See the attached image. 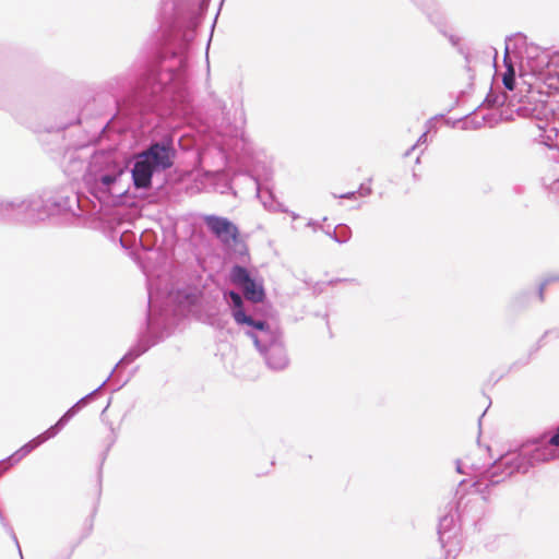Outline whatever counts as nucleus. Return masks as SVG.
Instances as JSON below:
<instances>
[{
	"label": "nucleus",
	"mask_w": 559,
	"mask_h": 559,
	"mask_svg": "<svg viewBox=\"0 0 559 559\" xmlns=\"http://www.w3.org/2000/svg\"><path fill=\"white\" fill-rule=\"evenodd\" d=\"M199 16H190L186 25L175 20L169 26L167 45L157 60L135 81L130 72L112 76L104 84L111 95L117 115L134 124H151L159 118H187L193 112L188 86V50L194 38Z\"/></svg>",
	"instance_id": "1"
},
{
	"label": "nucleus",
	"mask_w": 559,
	"mask_h": 559,
	"mask_svg": "<svg viewBox=\"0 0 559 559\" xmlns=\"http://www.w3.org/2000/svg\"><path fill=\"white\" fill-rule=\"evenodd\" d=\"M61 166L75 179L83 170V180L88 193L100 204L114 203L126 193L122 176L128 165L119 159L116 148L95 151L88 144L64 145Z\"/></svg>",
	"instance_id": "2"
},
{
	"label": "nucleus",
	"mask_w": 559,
	"mask_h": 559,
	"mask_svg": "<svg viewBox=\"0 0 559 559\" xmlns=\"http://www.w3.org/2000/svg\"><path fill=\"white\" fill-rule=\"evenodd\" d=\"M88 202L87 198L70 189L0 199V222L35 227L58 215L81 216L88 212Z\"/></svg>",
	"instance_id": "3"
},
{
	"label": "nucleus",
	"mask_w": 559,
	"mask_h": 559,
	"mask_svg": "<svg viewBox=\"0 0 559 559\" xmlns=\"http://www.w3.org/2000/svg\"><path fill=\"white\" fill-rule=\"evenodd\" d=\"M559 427L549 437L532 439L516 450L502 454L483 471L473 483L475 491L487 501L491 489L515 473L525 474L537 464L546 463L559 456Z\"/></svg>",
	"instance_id": "4"
},
{
	"label": "nucleus",
	"mask_w": 559,
	"mask_h": 559,
	"mask_svg": "<svg viewBox=\"0 0 559 559\" xmlns=\"http://www.w3.org/2000/svg\"><path fill=\"white\" fill-rule=\"evenodd\" d=\"M462 502L463 499H460L456 503L455 514L451 509L439 521L438 536L445 559H455L461 551L462 542L456 521H460L461 524L471 522L476 525L483 510V504L476 499H468L464 506Z\"/></svg>",
	"instance_id": "5"
},
{
	"label": "nucleus",
	"mask_w": 559,
	"mask_h": 559,
	"mask_svg": "<svg viewBox=\"0 0 559 559\" xmlns=\"http://www.w3.org/2000/svg\"><path fill=\"white\" fill-rule=\"evenodd\" d=\"M247 335L253 341L271 370L281 371L288 366L289 358L278 329H272L265 321L261 328L248 331Z\"/></svg>",
	"instance_id": "6"
},
{
	"label": "nucleus",
	"mask_w": 559,
	"mask_h": 559,
	"mask_svg": "<svg viewBox=\"0 0 559 559\" xmlns=\"http://www.w3.org/2000/svg\"><path fill=\"white\" fill-rule=\"evenodd\" d=\"M152 300L150 299V304ZM150 307H152L150 305ZM169 332H165L159 325L158 321L152 314V308L146 314L145 328L140 332L136 343L129 348L124 356L119 360L111 371H116L120 366H126L134 361L141 355L146 353L151 347L163 341Z\"/></svg>",
	"instance_id": "7"
},
{
	"label": "nucleus",
	"mask_w": 559,
	"mask_h": 559,
	"mask_svg": "<svg viewBox=\"0 0 559 559\" xmlns=\"http://www.w3.org/2000/svg\"><path fill=\"white\" fill-rule=\"evenodd\" d=\"M139 153L158 171L170 169L177 158L176 138L174 134L167 133L159 139H153Z\"/></svg>",
	"instance_id": "8"
},
{
	"label": "nucleus",
	"mask_w": 559,
	"mask_h": 559,
	"mask_svg": "<svg viewBox=\"0 0 559 559\" xmlns=\"http://www.w3.org/2000/svg\"><path fill=\"white\" fill-rule=\"evenodd\" d=\"M151 296V308H152V314L153 317L158 321V325L165 331H166V325L164 323V318L167 316V313L169 312V309L168 307L170 305H174L175 308L173 309V311L175 313L177 312H181L186 309H189L190 307L194 306L198 301V296L195 293L193 292H190L188 289H177V290H174V292H170L166 298V301L165 304L159 308V313L158 316H156V306H155V301L153 299V295H152V292L148 290V297ZM150 311V309L147 310V312Z\"/></svg>",
	"instance_id": "9"
},
{
	"label": "nucleus",
	"mask_w": 559,
	"mask_h": 559,
	"mask_svg": "<svg viewBox=\"0 0 559 559\" xmlns=\"http://www.w3.org/2000/svg\"><path fill=\"white\" fill-rule=\"evenodd\" d=\"M234 285L240 288L245 297L252 302H260L265 297L263 284L253 278L247 267L236 264L229 274Z\"/></svg>",
	"instance_id": "10"
},
{
	"label": "nucleus",
	"mask_w": 559,
	"mask_h": 559,
	"mask_svg": "<svg viewBox=\"0 0 559 559\" xmlns=\"http://www.w3.org/2000/svg\"><path fill=\"white\" fill-rule=\"evenodd\" d=\"M224 299L231 310V316L238 325H248L253 330L261 328L265 322L262 319H255L248 314L243 307V299L241 295L235 290L224 292Z\"/></svg>",
	"instance_id": "11"
},
{
	"label": "nucleus",
	"mask_w": 559,
	"mask_h": 559,
	"mask_svg": "<svg viewBox=\"0 0 559 559\" xmlns=\"http://www.w3.org/2000/svg\"><path fill=\"white\" fill-rule=\"evenodd\" d=\"M131 178L136 189H150L154 174L159 173L140 153L133 155L131 160Z\"/></svg>",
	"instance_id": "12"
},
{
	"label": "nucleus",
	"mask_w": 559,
	"mask_h": 559,
	"mask_svg": "<svg viewBox=\"0 0 559 559\" xmlns=\"http://www.w3.org/2000/svg\"><path fill=\"white\" fill-rule=\"evenodd\" d=\"M203 223L206 228L223 242L237 240L239 236L238 227L226 217L214 214L204 215Z\"/></svg>",
	"instance_id": "13"
},
{
	"label": "nucleus",
	"mask_w": 559,
	"mask_h": 559,
	"mask_svg": "<svg viewBox=\"0 0 559 559\" xmlns=\"http://www.w3.org/2000/svg\"><path fill=\"white\" fill-rule=\"evenodd\" d=\"M513 39L522 40V39H524V37L521 34H519L514 37H507V39H506V50H504V56H503V64H504L506 71L502 75V83L507 91H513L515 87V83H516L515 82L516 60L519 57L516 53H512L510 51V46H511V43L513 41Z\"/></svg>",
	"instance_id": "14"
},
{
	"label": "nucleus",
	"mask_w": 559,
	"mask_h": 559,
	"mask_svg": "<svg viewBox=\"0 0 559 559\" xmlns=\"http://www.w3.org/2000/svg\"><path fill=\"white\" fill-rule=\"evenodd\" d=\"M418 8H420L429 20L439 25L441 24V16L439 14V5L436 0H412Z\"/></svg>",
	"instance_id": "15"
},
{
	"label": "nucleus",
	"mask_w": 559,
	"mask_h": 559,
	"mask_svg": "<svg viewBox=\"0 0 559 559\" xmlns=\"http://www.w3.org/2000/svg\"><path fill=\"white\" fill-rule=\"evenodd\" d=\"M544 186L552 193H559V163L552 165L551 174L542 178Z\"/></svg>",
	"instance_id": "16"
},
{
	"label": "nucleus",
	"mask_w": 559,
	"mask_h": 559,
	"mask_svg": "<svg viewBox=\"0 0 559 559\" xmlns=\"http://www.w3.org/2000/svg\"><path fill=\"white\" fill-rule=\"evenodd\" d=\"M509 103V95L506 92H498L491 88L487 94L484 105L487 107H499Z\"/></svg>",
	"instance_id": "17"
},
{
	"label": "nucleus",
	"mask_w": 559,
	"mask_h": 559,
	"mask_svg": "<svg viewBox=\"0 0 559 559\" xmlns=\"http://www.w3.org/2000/svg\"><path fill=\"white\" fill-rule=\"evenodd\" d=\"M112 376L114 371H111L109 376L102 382V384H99L95 390H93L92 392L80 399L75 404H73L75 408L80 412L84 406H86L105 388V385L109 382Z\"/></svg>",
	"instance_id": "18"
},
{
	"label": "nucleus",
	"mask_w": 559,
	"mask_h": 559,
	"mask_svg": "<svg viewBox=\"0 0 559 559\" xmlns=\"http://www.w3.org/2000/svg\"><path fill=\"white\" fill-rule=\"evenodd\" d=\"M329 235L338 243L347 242L352 236V230L347 225H338L333 233Z\"/></svg>",
	"instance_id": "19"
},
{
	"label": "nucleus",
	"mask_w": 559,
	"mask_h": 559,
	"mask_svg": "<svg viewBox=\"0 0 559 559\" xmlns=\"http://www.w3.org/2000/svg\"><path fill=\"white\" fill-rule=\"evenodd\" d=\"M552 119L550 122H547L545 127L539 126L540 129L547 130L549 128L550 132H555L556 138L559 139V105L556 108L551 109Z\"/></svg>",
	"instance_id": "20"
},
{
	"label": "nucleus",
	"mask_w": 559,
	"mask_h": 559,
	"mask_svg": "<svg viewBox=\"0 0 559 559\" xmlns=\"http://www.w3.org/2000/svg\"><path fill=\"white\" fill-rule=\"evenodd\" d=\"M516 114L524 118H539V110L537 107H531L528 105H521L515 109Z\"/></svg>",
	"instance_id": "21"
},
{
	"label": "nucleus",
	"mask_w": 559,
	"mask_h": 559,
	"mask_svg": "<svg viewBox=\"0 0 559 559\" xmlns=\"http://www.w3.org/2000/svg\"><path fill=\"white\" fill-rule=\"evenodd\" d=\"M559 281V274H550V275H547L544 281L539 284V287H538V297H539V300L540 301H544V294H545V289L546 287L554 283V282H558Z\"/></svg>",
	"instance_id": "22"
},
{
	"label": "nucleus",
	"mask_w": 559,
	"mask_h": 559,
	"mask_svg": "<svg viewBox=\"0 0 559 559\" xmlns=\"http://www.w3.org/2000/svg\"><path fill=\"white\" fill-rule=\"evenodd\" d=\"M60 431L61 429L55 424L51 427H49L46 431L37 436V439L43 444L47 440L56 437Z\"/></svg>",
	"instance_id": "23"
},
{
	"label": "nucleus",
	"mask_w": 559,
	"mask_h": 559,
	"mask_svg": "<svg viewBox=\"0 0 559 559\" xmlns=\"http://www.w3.org/2000/svg\"><path fill=\"white\" fill-rule=\"evenodd\" d=\"M0 523L1 525L3 526V528L5 530V532L11 536V538L14 540L17 549H19V552H20V556L22 557V550H21V547H20V544H19V540H17V537L14 533V530L13 527L11 526V524L8 522V520L5 519V516L3 515L2 519H0Z\"/></svg>",
	"instance_id": "24"
},
{
	"label": "nucleus",
	"mask_w": 559,
	"mask_h": 559,
	"mask_svg": "<svg viewBox=\"0 0 559 559\" xmlns=\"http://www.w3.org/2000/svg\"><path fill=\"white\" fill-rule=\"evenodd\" d=\"M371 179L368 180V183H361L358 188L357 195L368 197L372 193V189L370 187Z\"/></svg>",
	"instance_id": "25"
},
{
	"label": "nucleus",
	"mask_w": 559,
	"mask_h": 559,
	"mask_svg": "<svg viewBox=\"0 0 559 559\" xmlns=\"http://www.w3.org/2000/svg\"><path fill=\"white\" fill-rule=\"evenodd\" d=\"M67 126L59 127L56 131L48 130V133L51 135L53 141L64 140V133Z\"/></svg>",
	"instance_id": "26"
},
{
	"label": "nucleus",
	"mask_w": 559,
	"mask_h": 559,
	"mask_svg": "<svg viewBox=\"0 0 559 559\" xmlns=\"http://www.w3.org/2000/svg\"><path fill=\"white\" fill-rule=\"evenodd\" d=\"M209 323L217 329H223L226 321L219 319L217 314H209Z\"/></svg>",
	"instance_id": "27"
},
{
	"label": "nucleus",
	"mask_w": 559,
	"mask_h": 559,
	"mask_svg": "<svg viewBox=\"0 0 559 559\" xmlns=\"http://www.w3.org/2000/svg\"><path fill=\"white\" fill-rule=\"evenodd\" d=\"M109 429H110V433H109V436L107 437L108 445H107V449H106L105 454L109 451V449H110V448L115 444V442L117 441V432H116L115 428L112 427V425H110Z\"/></svg>",
	"instance_id": "28"
},
{
	"label": "nucleus",
	"mask_w": 559,
	"mask_h": 559,
	"mask_svg": "<svg viewBox=\"0 0 559 559\" xmlns=\"http://www.w3.org/2000/svg\"><path fill=\"white\" fill-rule=\"evenodd\" d=\"M129 380H130V378H126L123 381H120L119 377H117L112 382V385H116L112 389V391L116 392V391L120 390L123 385H126L128 383Z\"/></svg>",
	"instance_id": "29"
},
{
	"label": "nucleus",
	"mask_w": 559,
	"mask_h": 559,
	"mask_svg": "<svg viewBox=\"0 0 559 559\" xmlns=\"http://www.w3.org/2000/svg\"><path fill=\"white\" fill-rule=\"evenodd\" d=\"M356 195H357L356 191L346 192V193H343V194H340V195L333 194L334 198L349 199V200L355 199Z\"/></svg>",
	"instance_id": "30"
},
{
	"label": "nucleus",
	"mask_w": 559,
	"mask_h": 559,
	"mask_svg": "<svg viewBox=\"0 0 559 559\" xmlns=\"http://www.w3.org/2000/svg\"><path fill=\"white\" fill-rule=\"evenodd\" d=\"M69 421H70V418H69V417H67V415H64V414H63V415L58 419V421L56 423V425H57L60 429H62V428H63V427H64Z\"/></svg>",
	"instance_id": "31"
},
{
	"label": "nucleus",
	"mask_w": 559,
	"mask_h": 559,
	"mask_svg": "<svg viewBox=\"0 0 559 559\" xmlns=\"http://www.w3.org/2000/svg\"><path fill=\"white\" fill-rule=\"evenodd\" d=\"M69 421H70V418H69V417H67V415H64V414H63V415L58 419V421L56 423V425H57L60 429H62V428H63V427H64Z\"/></svg>",
	"instance_id": "32"
},
{
	"label": "nucleus",
	"mask_w": 559,
	"mask_h": 559,
	"mask_svg": "<svg viewBox=\"0 0 559 559\" xmlns=\"http://www.w3.org/2000/svg\"><path fill=\"white\" fill-rule=\"evenodd\" d=\"M558 64H559V53H556V55H554V56L549 59V61H548V63H547V67H548V68H550V67H552V66L557 67Z\"/></svg>",
	"instance_id": "33"
},
{
	"label": "nucleus",
	"mask_w": 559,
	"mask_h": 559,
	"mask_svg": "<svg viewBox=\"0 0 559 559\" xmlns=\"http://www.w3.org/2000/svg\"><path fill=\"white\" fill-rule=\"evenodd\" d=\"M79 413V411L75 408L74 405H72L66 413L64 415H67V417H69L70 419L72 417H74L76 414Z\"/></svg>",
	"instance_id": "34"
},
{
	"label": "nucleus",
	"mask_w": 559,
	"mask_h": 559,
	"mask_svg": "<svg viewBox=\"0 0 559 559\" xmlns=\"http://www.w3.org/2000/svg\"><path fill=\"white\" fill-rule=\"evenodd\" d=\"M216 107L222 111V114H225L226 110V104L222 102L221 99H215Z\"/></svg>",
	"instance_id": "35"
},
{
	"label": "nucleus",
	"mask_w": 559,
	"mask_h": 559,
	"mask_svg": "<svg viewBox=\"0 0 559 559\" xmlns=\"http://www.w3.org/2000/svg\"><path fill=\"white\" fill-rule=\"evenodd\" d=\"M426 141H427V133L425 132V133H423V134L419 136V139H418V140H417V142H416V144H417V145H420V144L425 143Z\"/></svg>",
	"instance_id": "36"
},
{
	"label": "nucleus",
	"mask_w": 559,
	"mask_h": 559,
	"mask_svg": "<svg viewBox=\"0 0 559 559\" xmlns=\"http://www.w3.org/2000/svg\"><path fill=\"white\" fill-rule=\"evenodd\" d=\"M455 463H456V472H457L459 474H465V472H464V469H463V467H462V463H461V461H460V460H456V462H455Z\"/></svg>",
	"instance_id": "37"
},
{
	"label": "nucleus",
	"mask_w": 559,
	"mask_h": 559,
	"mask_svg": "<svg viewBox=\"0 0 559 559\" xmlns=\"http://www.w3.org/2000/svg\"><path fill=\"white\" fill-rule=\"evenodd\" d=\"M417 144H414L412 147H409L405 153H404V157H408L413 151L416 148Z\"/></svg>",
	"instance_id": "38"
},
{
	"label": "nucleus",
	"mask_w": 559,
	"mask_h": 559,
	"mask_svg": "<svg viewBox=\"0 0 559 559\" xmlns=\"http://www.w3.org/2000/svg\"><path fill=\"white\" fill-rule=\"evenodd\" d=\"M514 192L518 193V194H521L524 192V187L522 186H515L514 187Z\"/></svg>",
	"instance_id": "39"
},
{
	"label": "nucleus",
	"mask_w": 559,
	"mask_h": 559,
	"mask_svg": "<svg viewBox=\"0 0 559 559\" xmlns=\"http://www.w3.org/2000/svg\"><path fill=\"white\" fill-rule=\"evenodd\" d=\"M450 40L453 45H456L459 41V38H455L454 36H450Z\"/></svg>",
	"instance_id": "40"
},
{
	"label": "nucleus",
	"mask_w": 559,
	"mask_h": 559,
	"mask_svg": "<svg viewBox=\"0 0 559 559\" xmlns=\"http://www.w3.org/2000/svg\"><path fill=\"white\" fill-rule=\"evenodd\" d=\"M252 180H253V182H254V185L257 187V192L259 194L260 193V185H259V182L255 179L252 178Z\"/></svg>",
	"instance_id": "41"
},
{
	"label": "nucleus",
	"mask_w": 559,
	"mask_h": 559,
	"mask_svg": "<svg viewBox=\"0 0 559 559\" xmlns=\"http://www.w3.org/2000/svg\"><path fill=\"white\" fill-rule=\"evenodd\" d=\"M309 226H320L319 223L310 221L308 223Z\"/></svg>",
	"instance_id": "42"
},
{
	"label": "nucleus",
	"mask_w": 559,
	"mask_h": 559,
	"mask_svg": "<svg viewBox=\"0 0 559 559\" xmlns=\"http://www.w3.org/2000/svg\"><path fill=\"white\" fill-rule=\"evenodd\" d=\"M106 128H107V124L102 126V131H105V130H106Z\"/></svg>",
	"instance_id": "43"
},
{
	"label": "nucleus",
	"mask_w": 559,
	"mask_h": 559,
	"mask_svg": "<svg viewBox=\"0 0 559 559\" xmlns=\"http://www.w3.org/2000/svg\"><path fill=\"white\" fill-rule=\"evenodd\" d=\"M466 483V480H461L460 486H463Z\"/></svg>",
	"instance_id": "44"
},
{
	"label": "nucleus",
	"mask_w": 559,
	"mask_h": 559,
	"mask_svg": "<svg viewBox=\"0 0 559 559\" xmlns=\"http://www.w3.org/2000/svg\"><path fill=\"white\" fill-rule=\"evenodd\" d=\"M2 516H3V513H2V511L0 510V519H2Z\"/></svg>",
	"instance_id": "45"
},
{
	"label": "nucleus",
	"mask_w": 559,
	"mask_h": 559,
	"mask_svg": "<svg viewBox=\"0 0 559 559\" xmlns=\"http://www.w3.org/2000/svg\"><path fill=\"white\" fill-rule=\"evenodd\" d=\"M558 336H559V333H558Z\"/></svg>",
	"instance_id": "46"
}]
</instances>
